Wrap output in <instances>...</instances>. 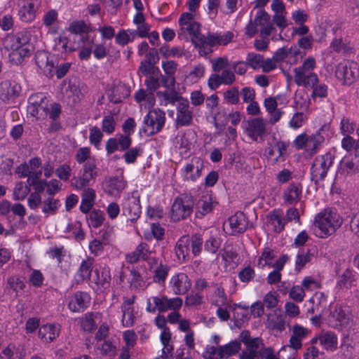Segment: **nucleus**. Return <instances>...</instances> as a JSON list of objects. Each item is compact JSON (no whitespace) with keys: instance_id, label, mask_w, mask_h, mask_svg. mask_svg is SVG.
Returning <instances> with one entry per match:
<instances>
[{"instance_id":"61","label":"nucleus","mask_w":359,"mask_h":359,"mask_svg":"<svg viewBox=\"0 0 359 359\" xmlns=\"http://www.w3.org/2000/svg\"><path fill=\"white\" fill-rule=\"evenodd\" d=\"M203 42L200 44H198L197 46H205V45H209L210 46H213L216 44L219 45V35L209 34L208 36H202Z\"/></svg>"},{"instance_id":"30","label":"nucleus","mask_w":359,"mask_h":359,"mask_svg":"<svg viewBox=\"0 0 359 359\" xmlns=\"http://www.w3.org/2000/svg\"><path fill=\"white\" fill-rule=\"evenodd\" d=\"M95 273L96 275L95 283L104 289L109 287L111 275L109 269L104 267L102 270L97 269Z\"/></svg>"},{"instance_id":"54","label":"nucleus","mask_w":359,"mask_h":359,"mask_svg":"<svg viewBox=\"0 0 359 359\" xmlns=\"http://www.w3.org/2000/svg\"><path fill=\"white\" fill-rule=\"evenodd\" d=\"M190 243H191V250L192 253L197 256L200 254L202 250L203 245V239L200 235L195 234L191 237V240L190 241Z\"/></svg>"},{"instance_id":"50","label":"nucleus","mask_w":359,"mask_h":359,"mask_svg":"<svg viewBox=\"0 0 359 359\" xmlns=\"http://www.w3.org/2000/svg\"><path fill=\"white\" fill-rule=\"evenodd\" d=\"M212 68L214 72L223 71L229 65V60L226 57H219L211 60Z\"/></svg>"},{"instance_id":"57","label":"nucleus","mask_w":359,"mask_h":359,"mask_svg":"<svg viewBox=\"0 0 359 359\" xmlns=\"http://www.w3.org/2000/svg\"><path fill=\"white\" fill-rule=\"evenodd\" d=\"M290 297L297 302H302L305 296L304 288L301 286H294L290 291Z\"/></svg>"},{"instance_id":"53","label":"nucleus","mask_w":359,"mask_h":359,"mask_svg":"<svg viewBox=\"0 0 359 359\" xmlns=\"http://www.w3.org/2000/svg\"><path fill=\"white\" fill-rule=\"evenodd\" d=\"M116 122L114 116L109 115L104 118L102 121V129L104 132L111 134L114 132Z\"/></svg>"},{"instance_id":"22","label":"nucleus","mask_w":359,"mask_h":359,"mask_svg":"<svg viewBox=\"0 0 359 359\" xmlns=\"http://www.w3.org/2000/svg\"><path fill=\"white\" fill-rule=\"evenodd\" d=\"M25 287L23 280L18 276L8 278L6 289L10 294H15V297L20 296Z\"/></svg>"},{"instance_id":"55","label":"nucleus","mask_w":359,"mask_h":359,"mask_svg":"<svg viewBox=\"0 0 359 359\" xmlns=\"http://www.w3.org/2000/svg\"><path fill=\"white\" fill-rule=\"evenodd\" d=\"M102 137L103 134L97 127L95 126L90 128L89 137L90 142L94 144L97 148L100 145Z\"/></svg>"},{"instance_id":"32","label":"nucleus","mask_w":359,"mask_h":359,"mask_svg":"<svg viewBox=\"0 0 359 359\" xmlns=\"http://www.w3.org/2000/svg\"><path fill=\"white\" fill-rule=\"evenodd\" d=\"M318 340L320 341V344L326 349L333 350L337 348V337L333 332H326L321 334L319 337Z\"/></svg>"},{"instance_id":"35","label":"nucleus","mask_w":359,"mask_h":359,"mask_svg":"<svg viewBox=\"0 0 359 359\" xmlns=\"http://www.w3.org/2000/svg\"><path fill=\"white\" fill-rule=\"evenodd\" d=\"M197 208L203 215L210 212L213 208L211 196L208 194L202 196L197 203Z\"/></svg>"},{"instance_id":"41","label":"nucleus","mask_w":359,"mask_h":359,"mask_svg":"<svg viewBox=\"0 0 359 359\" xmlns=\"http://www.w3.org/2000/svg\"><path fill=\"white\" fill-rule=\"evenodd\" d=\"M159 53L165 57H181L184 55L183 49L179 47H173L170 48L168 45H164L159 48Z\"/></svg>"},{"instance_id":"59","label":"nucleus","mask_w":359,"mask_h":359,"mask_svg":"<svg viewBox=\"0 0 359 359\" xmlns=\"http://www.w3.org/2000/svg\"><path fill=\"white\" fill-rule=\"evenodd\" d=\"M168 273V268L167 266L161 264L155 270L154 280L155 282L161 283L164 282Z\"/></svg>"},{"instance_id":"24","label":"nucleus","mask_w":359,"mask_h":359,"mask_svg":"<svg viewBox=\"0 0 359 359\" xmlns=\"http://www.w3.org/2000/svg\"><path fill=\"white\" fill-rule=\"evenodd\" d=\"M241 348V344L239 341L233 340L229 343L219 346V358L226 359L239 352Z\"/></svg>"},{"instance_id":"62","label":"nucleus","mask_w":359,"mask_h":359,"mask_svg":"<svg viewBox=\"0 0 359 359\" xmlns=\"http://www.w3.org/2000/svg\"><path fill=\"white\" fill-rule=\"evenodd\" d=\"M306 118V116L302 112H297L294 114L289 124L292 128H300Z\"/></svg>"},{"instance_id":"38","label":"nucleus","mask_w":359,"mask_h":359,"mask_svg":"<svg viewBox=\"0 0 359 359\" xmlns=\"http://www.w3.org/2000/svg\"><path fill=\"white\" fill-rule=\"evenodd\" d=\"M41 5L40 0H24L23 6L28 11L29 18L25 19V22L32 21L34 17L36 11L39 9Z\"/></svg>"},{"instance_id":"2","label":"nucleus","mask_w":359,"mask_h":359,"mask_svg":"<svg viewBox=\"0 0 359 359\" xmlns=\"http://www.w3.org/2000/svg\"><path fill=\"white\" fill-rule=\"evenodd\" d=\"M341 224V217L336 211L331 210H325L324 212L317 215L315 218V224L320 231L318 235L320 238L333 234Z\"/></svg>"},{"instance_id":"48","label":"nucleus","mask_w":359,"mask_h":359,"mask_svg":"<svg viewBox=\"0 0 359 359\" xmlns=\"http://www.w3.org/2000/svg\"><path fill=\"white\" fill-rule=\"evenodd\" d=\"M262 62L263 56L260 54L250 53L247 55L246 62L253 69L260 67Z\"/></svg>"},{"instance_id":"63","label":"nucleus","mask_w":359,"mask_h":359,"mask_svg":"<svg viewBox=\"0 0 359 359\" xmlns=\"http://www.w3.org/2000/svg\"><path fill=\"white\" fill-rule=\"evenodd\" d=\"M57 176L63 180H67L71 175V168L68 165H62L55 170Z\"/></svg>"},{"instance_id":"26","label":"nucleus","mask_w":359,"mask_h":359,"mask_svg":"<svg viewBox=\"0 0 359 359\" xmlns=\"http://www.w3.org/2000/svg\"><path fill=\"white\" fill-rule=\"evenodd\" d=\"M166 297H151L147 300L146 310L149 313H154L158 310L160 313L165 312Z\"/></svg>"},{"instance_id":"58","label":"nucleus","mask_w":359,"mask_h":359,"mask_svg":"<svg viewBox=\"0 0 359 359\" xmlns=\"http://www.w3.org/2000/svg\"><path fill=\"white\" fill-rule=\"evenodd\" d=\"M222 82L224 85H231L236 81V76L234 72L229 69H225L219 74Z\"/></svg>"},{"instance_id":"20","label":"nucleus","mask_w":359,"mask_h":359,"mask_svg":"<svg viewBox=\"0 0 359 359\" xmlns=\"http://www.w3.org/2000/svg\"><path fill=\"white\" fill-rule=\"evenodd\" d=\"M203 161L201 158L194 157L185 167L186 177L191 181L196 180L201 175Z\"/></svg>"},{"instance_id":"10","label":"nucleus","mask_w":359,"mask_h":359,"mask_svg":"<svg viewBox=\"0 0 359 359\" xmlns=\"http://www.w3.org/2000/svg\"><path fill=\"white\" fill-rule=\"evenodd\" d=\"M173 292L175 294H184L191 287V283L186 273H180L174 276L170 280Z\"/></svg>"},{"instance_id":"42","label":"nucleus","mask_w":359,"mask_h":359,"mask_svg":"<svg viewBox=\"0 0 359 359\" xmlns=\"http://www.w3.org/2000/svg\"><path fill=\"white\" fill-rule=\"evenodd\" d=\"M43 212L46 214H52L54 215L60 204L59 201L57 199H55L52 197H49L46 200L43 202Z\"/></svg>"},{"instance_id":"25","label":"nucleus","mask_w":359,"mask_h":359,"mask_svg":"<svg viewBox=\"0 0 359 359\" xmlns=\"http://www.w3.org/2000/svg\"><path fill=\"white\" fill-rule=\"evenodd\" d=\"M267 218L273 226L274 231L277 233L282 231L287 223L285 217L282 215L280 210H273L267 215Z\"/></svg>"},{"instance_id":"46","label":"nucleus","mask_w":359,"mask_h":359,"mask_svg":"<svg viewBox=\"0 0 359 359\" xmlns=\"http://www.w3.org/2000/svg\"><path fill=\"white\" fill-rule=\"evenodd\" d=\"M224 99L229 104H236L239 102L238 88L233 87L227 90L224 93Z\"/></svg>"},{"instance_id":"60","label":"nucleus","mask_w":359,"mask_h":359,"mask_svg":"<svg viewBox=\"0 0 359 359\" xmlns=\"http://www.w3.org/2000/svg\"><path fill=\"white\" fill-rule=\"evenodd\" d=\"M182 305V299L180 297L168 299L166 297L165 304V311L169 309L177 310L179 309Z\"/></svg>"},{"instance_id":"39","label":"nucleus","mask_w":359,"mask_h":359,"mask_svg":"<svg viewBox=\"0 0 359 359\" xmlns=\"http://www.w3.org/2000/svg\"><path fill=\"white\" fill-rule=\"evenodd\" d=\"M333 316L339 322L340 326L348 325L351 318L348 311L342 307L337 308L333 313Z\"/></svg>"},{"instance_id":"5","label":"nucleus","mask_w":359,"mask_h":359,"mask_svg":"<svg viewBox=\"0 0 359 359\" xmlns=\"http://www.w3.org/2000/svg\"><path fill=\"white\" fill-rule=\"evenodd\" d=\"M335 74L344 85H351L359 77L358 65L353 61H344L337 65Z\"/></svg>"},{"instance_id":"49","label":"nucleus","mask_w":359,"mask_h":359,"mask_svg":"<svg viewBox=\"0 0 359 359\" xmlns=\"http://www.w3.org/2000/svg\"><path fill=\"white\" fill-rule=\"evenodd\" d=\"M254 21L257 26H260L261 27L271 24L269 15L264 10H260L257 13Z\"/></svg>"},{"instance_id":"44","label":"nucleus","mask_w":359,"mask_h":359,"mask_svg":"<svg viewBox=\"0 0 359 359\" xmlns=\"http://www.w3.org/2000/svg\"><path fill=\"white\" fill-rule=\"evenodd\" d=\"M29 191V187H24L22 182L18 183L13 190V197L18 201L24 200Z\"/></svg>"},{"instance_id":"31","label":"nucleus","mask_w":359,"mask_h":359,"mask_svg":"<svg viewBox=\"0 0 359 359\" xmlns=\"http://www.w3.org/2000/svg\"><path fill=\"white\" fill-rule=\"evenodd\" d=\"M157 96L161 100V104H164L165 106L168 103H179L180 99H184V97L178 96V94L175 90L158 91L157 92Z\"/></svg>"},{"instance_id":"51","label":"nucleus","mask_w":359,"mask_h":359,"mask_svg":"<svg viewBox=\"0 0 359 359\" xmlns=\"http://www.w3.org/2000/svg\"><path fill=\"white\" fill-rule=\"evenodd\" d=\"M312 254L309 250L307 251L306 254L304 252H299L297 256L295 267L296 269L300 271L306 263L309 262L311 260Z\"/></svg>"},{"instance_id":"16","label":"nucleus","mask_w":359,"mask_h":359,"mask_svg":"<svg viewBox=\"0 0 359 359\" xmlns=\"http://www.w3.org/2000/svg\"><path fill=\"white\" fill-rule=\"evenodd\" d=\"M69 31L75 34H79V41L85 43L88 42L93 43V40H90L88 33L91 31L90 27L83 20L74 21L69 27Z\"/></svg>"},{"instance_id":"27","label":"nucleus","mask_w":359,"mask_h":359,"mask_svg":"<svg viewBox=\"0 0 359 359\" xmlns=\"http://www.w3.org/2000/svg\"><path fill=\"white\" fill-rule=\"evenodd\" d=\"M190 240L188 236H182L177 243L175 253L179 260L184 261L189 254Z\"/></svg>"},{"instance_id":"14","label":"nucleus","mask_w":359,"mask_h":359,"mask_svg":"<svg viewBox=\"0 0 359 359\" xmlns=\"http://www.w3.org/2000/svg\"><path fill=\"white\" fill-rule=\"evenodd\" d=\"M89 303V297L87 293L79 292L70 297L68 308L73 312H82Z\"/></svg>"},{"instance_id":"40","label":"nucleus","mask_w":359,"mask_h":359,"mask_svg":"<svg viewBox=\"0 0 359 359\" xmlns=\"http://www.w3.org/2000/svg\"><path fill=\"white\" fill-rule=\"evenodd\" d=\"M88 220L89 225L92 226L93 228H98L102 224L104 220V214L100 210H93L89 213Z\"/></svg>"},{"instance_id":"7","label":"nucleus","mask_w":359,"mask_h":359,"mask_svg":"<svg viewBox=\"0 0 359 359\" xmlns=\"http://www.w3.org/2000/svg\"><path fill=\"white\" fill-rule=\"evenodd\" d=\"M176 109L175 127L179 128L180 127L190 126L193 120V111L190 109L188 100L185 98L180 99Z\"/></svg>"},{"instance_id":"4","label":"nucleus","mask_w":359,"mask_h":359,"mask_svg":"<svg viewBox=\"0 0 359 359\" xmlns=\"http://www.w3.org/2000/svg\"><path fill=\"white\" fill-rule=\"evenodd\" d=\"M165 123V114L160 109H154L149 111L144 117L145 127L143 130L148 135H154L160 132Z\"/></svg>"},{"instance_id":"64","label":"nucleus","mask_w":359,"mask_h":359,"mask_svg":"<svg viewBox=\"0 0 359 359\" xmlns=\"http://www.w3.org/2000/svg\"><path fill=\"white\" fill-rule=\"evenodd\" d=\"M220 246V243L215 238H210L206 241L204 248L205 250L211 253H215Z\"/></svg>"},{"instance_id":"17","label":"nucleus","mask_w":359,"mask_h":359,"mask_svg":"<svg viewBox=\"0 0 359 359\" xmlns=\"http://www.w3.org/2000/svg\"><path fill=\"white\" fill-rule=\"evenodd\" d=\"M302 194V187L300 183H291L284 190L283 200L287 205H294L299 202Z\"/></svg>"},{"instance_id":"15","label":"nucleus","mask_w":359,"mask_h":359,"mask_svg":"<svg viewBox=\"0 0 359 359\" xmlns=\"http://www.w3.org/2000/svg\"><path fill=\"white\" fill-rule=\"evenodd\" d=\"M153 251L149 248L145 243L139 244L135 250L126 255V261L130 264H134L140 261L141 259L147 260Z\"/></svg>"},{"instance_id":"36","label":"nucleus","mask_w":359,"mask_h":359,"mask_svg":"<svg viewBox=\"0 0 359 359\" xmlns=\"http://www.w3.org/2000/svg\"><path fill=\"white\" fill-rule=\"evenodd\" d=\"M93 263L94 259L92 257H88L82 261L79 269V273L82 280L90 278Z\"/></svg>"},{"instance_id":"28","label":"nucleus","mask_w":359,"mask_h":359,"mask_svg":"<svg viewBox=\"0 0 359 359\" xmlns=\"http://www.w3.org/2000/svg\"><path fill=\"white\" fill-rule=\"evenodd\" d=\"M324 137L320 133H316L309 136L304 147L306 153L311 156L316 153L319 145L323 142Z\"/></svg>"},{"instance_id":"37","label":"nucleus","mask_w":359,"mask_h":359,"mask_svg":"<svg viewBox=\"0 0 359 359\" xmlns=\"http://www.w3.org/2000/svg\"><path fill=\"white\" fill-rule=\"evenodd\" d=\"M29 36L27 32H20L17 33L15 36L12 37V48L13 49H19V48H22V46H25L29 42Z\"/></svg>"},{"instance_id":"3","label":"nucleus","mask_w":359,"mask_h":359,"mask_svg":"<svg viewBox=\"0 0 359 359\" xmlns=\"http://www.w3.org/2000/svg\"><path fill=\"white\" fill-rule=\"evenodd\" d=\"M194 208L192 197L184 196L175 199L171 207V218L175 222L184 219L189 217Z\"/></svg>"},{"instance_id":"13","label":"nucleus","mask_w":359,"mask_h":359,"mask_svg":"<svg viewBox=\"0 0 359 359\" xmlns=\"http://www.w3.org/2000/svg\"><path fill=\"white\" fill-rule=\"evenodd\" d=\"M231 233H243L248 228V220L242 212H237L229 218Z\"/></svg>"},{"instance_id":"45","label":"nucleus","mask_w":359,"mask_h":359,"mask_svg":"<svg viewBox=\"0 0 359 359\" xmlns=\"http://www.w3.org/2000/svg\"><path fill=\"white\" fill-rule=\"evenodd\" d=\"M93 180L90 177V175H84L74 177L72 179V185L77 189H82L90 184V182Z\"/></svg>"},{"instance_id":"18","label":"nucleus","mask_w":359,"mask_h":359,"mask_svg":"<svg viewBox=\"0 0 359 359\" xmlns=\"http://www.w3.org/2000/svg\"><path fill=\"white\" fill-rule=\"evenodd\" d=\"M286 325L290 327V323L286 322V316L278 314L276 312L269 315L266 323V326L269 330H276L278 332L284 331Z\"/></svg>"},{"instance_id":"34","label":"nucleus","mask_w":359,"mask_h":359,"mask_svg":"<svg viewBox=\"0 0 359 359\" xmlns=\"http://www.w3.org/2000/svg\"><path fill=\"white\" fill-rule=\"evenodd\" d=\"M125 187L126 182H124L123 177H114L110 178L107 182V187L109 192L111 194H115L116 193L121 192L123 189H124Z\"/></svg>"},{"instance_id":"9","label":"nucleus","mask_w":359,"mask_h":359,"mask_svg":"<svg viewBox=\"0 0 359 359\" xmlns=\"http://www.w3.org/2000/svg\"><path fill=\"white\" fill-rule=\"evenodd\" d=\"M245 346L246 348L239 354V359H263L264 344L260 338H253Z\"/></svg>"},{"instance_id":"8","label":"nucleus","mask_w":359,"mask_h":359,"mask_svg":"<svg viewBox=\"0 0 359 359\" xmlns=\"http://www.w3.org/2000/svg\"><path fill=\"white\" fill-rule=\"evenodd\" d=\"M245 131L253 141L263 140L266 134V123L263 118H254L247 121Z\"/></svg>"},{"instance_id":"6","label":"nucleus","mask_w":359,"mask_h":359,"mask_svg":"<svg viewBox=\"0 0 359 359\" xmlns=\"http://www.w3.org/2000/svg\"><path fill=\"white\" fill-rule=\"evenodd\" d=\"M332 163L333 157L330 154L316 157L311 166V180L316 182L323 180Z\"/></svg>"},{"instance_id":"47","label":"nucleus","mask_w":359,"mask_h":359,"mask_svg":"<svg viewBox=\"0 0 359 359\" xmlns=\"http://www.w3.org/2000/svg\"><path fill=\"white\" fill-rule=\"evenodd\" d=\"M81 326L84 331L91 332L95 328L93 313H88L81 319Z\"/></svg>"},{"instance_id":"29","label":"nucleus","mask_w":359,"mask_h":359,"mask_svg":"<svg viewBox=\"0 0 359 359\" xmlns=\"http://www.w3.org/2000/svg\"><path fill=\"white\" fill-rule=\"evenodd\" d=\"M123 214L127 216L130 221H135L140 217L141 212L139 201H136L135 200L128 201L127 206L123 208Z\"/></svg>"},{"instance_id":"43","label":"nucleus","mask_w":359,"mask_h":359,"mask_svg":"<svg viewBox=\"0 0 359 359\" xmlns=\"http://www.w3.org/2000/svg\"><path fill=\"white\" fill-rule=\"evenodd\" d=\"M135 99L138 103L145 100L151 105H154L155 101L154 93H147L144 89H140L135 93Z\"/></svg>"},{"instance_id":"23","label":"nucleus","mask_w":359,"mask_h":359,"mask_svg":"<svg viewBox=\"0 0 359 359\" xmlns=\"http://www.w3.org/2000/svg\"><path fill=\"white\" fill-rule=\"evenodd\" d=\"M59 333V327L55 325H46L40 327L39 337L48 343L55 339L58 337Z\"/></svg>"},{"instance_id":"19","label":"nucleus","mask_w":359,"mask_h":359,"mask_svg":"<svg viewBox=\"0 0 359 359\" xmlns=\"http://www.w3.org/2000/svg\"><path fill=\"white\" fill-rule=\"evenodd\" d=\"M309 331L303 326L295 324L292 327V334L289 341V346L294 350H299L302 346V340L308 335Z\"/></svg>"},{"instance_id":"33","label":"nucleus","mask_w":359,"mask_h":359,"mask_svg":"<svg viewBox=\"0 0 359 359\" xmlns=\"http://www.w3.org/2000/svg\"><path fill=\"white\" fill-rule=\"evenodd\" d=\"M184 29H185L191 36V41L196 46H197L198 44H200L203 42V34L200 33L199 23L194 21L190 25H188L187 27H184Z\"/></svg>"},{"instance_id":"1","label":"nucleus","mask_w":359,"mask_h":359,"mask_svg":"<svg viewBox=\"0 0 359 359\" xmlns=\"http://www.w3.org/2000/svg\"><path fill=\"white\" fill-rule=\"evenodd\" d=\"M315 67V59L309 57L304 61L302 66L294 68V80L295 83L306 88H313L314 84L318 83V75L313 72Z\"/></svg>"},{"instance_id":"56","label":"nucleus","mask_w":359,"mask_h":359,"mask_svg":"<svg viewBox=\"0 0 359 359\" xmlns=\"http://www.w3.org/2000/svg\"><path fill=\"white\" fill-rule=\"evenodd\" d=\"M308 89L313 90L311 94L313 98L316 97H326L327 96V86L325 84L318 85V83H316L313 88H309Z\"/></svg>"},{"instance_id":"21","label":"nucleus","mask_w":359,"mask_h":359,"mask_svg":"<svg viewBox=\"0 0 359 359\" xmlns=\"http://www.w3.org/2000/svg\"><path fill=\"white\" fill-rule=\"evenodd\" d=\"M20 88L18 84L13 85L10 81H2L0 83V99L4 102L9 100L18 95Z\"/></svg>"},{"instance_id":"12","label":"nucleus","mask_w":359,"mask_h":359,"mask_svg":"<svg viewBox=\"0 0 359 359\" xmlns=\"http://www.w3.org/2000/svg\"><path fill=\"white\" fill-rule=\"evenodd\" d=\"M34 59L36 65L46 76L52 77L53 76L54 63L50 60L47 52L38 50L35 54Z\"/></svg>"},{"instance_id":"52","label":"nucleus","mask_w":359,"mask_h":359,"mask_svg":"<svg viewBox=\"0 0 359 359\" xmlns=\"http://www.w3.org/2000/svg\"><path fill=\"white\" fill-rule=\"evenodd\" d=\"M298 53L297 50H293L292 48H287L286 47H283L279 48L273 55V58L276 62H280L283 60L289 54L290 55H297Z\"/></svg>"},{"instance_id":"11","label":"nucleus","mask_w":359,"mask_h":359,"mask_svg":"<svg viewBox=\"0 0 359 359\" xmlns=\"http://www.w3.org/2000/svg\"><path fill=\"white\" fill-rule=\"evenodd\" d=\"M359 170V157L355 156L353 158L345 157L339 164L337 175L343 176L352 175Z\"/></svg>"}]
</instances>
